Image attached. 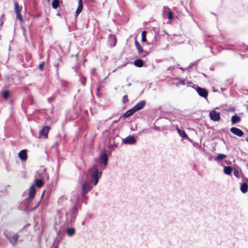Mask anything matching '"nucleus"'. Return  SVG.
<instances>
[{"label": "nucleus", "mask_w": 248, "mask_h": 248, "mask_svg": "<svg viewBox=\"0 0 248 248\" xmlns=\"http://www.w3.org/2000/svg\"><path fill=\"white\" fill-rule=\"evenodd\" d=\"M9 95V92L7 91H6L3 92V94H2V96H3L4 99H7Z\"/></svg>", "instance_id": "2f4dec72"}, {"label": "nucleus", "mask_w": 248, "mask_h": 248, "mask_svg": "<svg viewBox=\"0 0 248 248\" xmlns=\"http://www.w3.org/2000/svg\"><path fill=\"white\" fill-rule=\"evenodd\" d=\"M123 142L126 144H133L136 142V140L134 136H129L123 139Z\"/></svg>", "instance_id": "6e6552de"}, {"label": "nucleus", "mask_w": 248, "mask_h": 248, "mask_svg": "<svg viewBox=\"0 0 248 248\" xmlns=\"http://www.w3.org/2000/svg\"><path fill=\"white\" fill-rule=\"evenodd\" d=\"M226 157V155L224 154H218L215 158V160L217 161H220Z\"/></svg>", "instance_id": "b1692460"}, {"label": "nucleus", "mask_w": 248, "mask_h": 248, "mask_svg": "<svg viewBox=\"0 0 248 248\" xmlns=\"http://www.w3.org/2000/svg\"><path fill=\"white\" fill-rule=\"evenodd\" d=\"M59 6V0H53L52 2V7L53 8L56 9L58 8Z\"/></svg>", "instance_id": "c85d7f7f"}, {"label": "nucleus", "mask_w": 248, "mask_h": 248, "mask_svg": "<svg viewBox=\"0 0 248 248\" xmlns=\"http://www.w3.org/2000/svg\"><path fill=\"white\" fill-rule=\"evenodd\" d=\"M67 199L66 197L64 196H62L59 199L58 203V204L63 206L65 204V203L67 202Z\"/></svg>", "instance_id": "a211bd4d"}, {"label": "nucleus", "mask_w": 248, "mask_h": 248, "mask_svg": "<svg viewBox=\"0 0 248 248\" xmlns=\"http://www.w3.org/2000/svg\"><path fill=\"white\" fill-rule=\"evenodd\" d=\"M196 65H197L196 62H193V63L189 64V65L188 66L187 68L189 69V68H191L193 66H196Z\"/></svg>", "instance_id": "4c0bfd02"}, {"label": "nucleus", "mask_w": 248, "mask_h": 248, "mask_svg": "<svg viewBox=\"0 0 248 248\" xmlns=\"http://www.w3.org/2000/svg\"><path fill=\"white\" fill-rule=\"evenodd\" d=\"M136 111L133 108L126 111L125 113L124 114L123 117L124 118H128L135 113Z\"/></svg>", "instance_id": "f3484780"}, {"label": "nucleus", "mask_w": 248, "mask_h": 248, "mask_svg": "<svg viewBox=\"0 0 248 248\" xmlns=\"http://www.w3.org/2000/svg\"><path fill=\"white\" fill-rule=\"evenodd\" d=\"M248 188V185L246 183H244L241 185L240 187V190L242 193H245L247 192Z\"/></svg>", "instance_id": "4be33fe9"}, {"label": "nucleus", "mask_w": 248, "mask_h": 248, "mask_svg": "<svg viewBox=\"0 0 248 248\" xmlns=\"http://www.w3.org/2000/svg\"><path fill=\"white\" fill-rule=\"evenodd\" d=\"M40 172H41L40 170L37 171L36 174L35 175V177L38 178L39 177H40V178H37L35 181V185H34L35 186H37L38 187H41L43 185V182L42 180V178H43V177L41 176Z\"/></svg>", "instance_id": "0eeeda50"}, {"label": "nucleus", "mask_w": 248, "mask_h": 248, "mask_svg": "<svg viewBox=\"0 0 248 248\" xmlns=\"http://www.w3.org/2000/svg\"><path fill=\"white\" fill-rule=\"evenodd\" d=\"M93 188V186H91V183L89 181L84 182L82 185L81 186V194L80 195H78L76 199L78 197L80 198V200H81V198H82V202H84L85 204L87 203V196H86V194L90 191H91Z\"/></svg>", "instance_id": "7ed1b4c3"}, {"label": "nucleus", "mask_w": 248, "mask_h": 248, "mask_svg": "<svg viewBox=\"0 0 248 248\" xmlns=\"http://www.w3.org/2000/svg\"><path fill=\"white\" fill-rule=\"evenodd\" d=\"M146 31H143L141 33V40L142 41L144 42L147 41L146 38Z\"/></svg>", "instance_id": "c756f323"}, {"label": "nucleus", "mask_w": 248, "mask_h": 248, "mask_svg": "<svg viewBox=\"0 0 248 248\" xmlns=\"http://www.w3.org/2000/svg\"><path fill=\"white\" fill-rule=\"evenodd\" d=\"M230 131L233 134L240 137H242L244 134L243 132L238 128L232 127L230 129Z\"/></svg>", "instance_id": "9b49d317"}, {"label": "nucleus", "mask_w": 248, "mask_h": 248, "mask_svg": "<svg viewBox=\"0 0 248 248\" xmlns=\"http://www.w3.org/2000/svg\"><path fill=\"white\" fill-rule=\"evenodd\" d=\"M19 157L22 160L27 159V152L25 150H21L18 154Z\"/></svg>", "instance_id": "dca6fc26"}, {"label": "nucleus", "mask_w": 248, "mask_h": 248, "mask_svg": "<svg viewBox=\"0 0 248 248\" xmlns=\"http://www.w3.org/2000/svg\"><path fill=\"white\" fill-rule=\"evenodd\" d=\"M234 175L239 178L240 177V175L241 174V170L239 169H234V171H233Z\"/></svg>", "instance_id": "a878e982"}, {"label": "nucleus", "mask_w": 248, "mask_h": 248, "mask_svg": "<svg viewBox=\"0 0 248 248\" xmlns=\"http://www.w3.org/2000/svg\"><path fill=\"white\" fill-rule=\"evenodd\" d=\"M209 116L210 119L214 121H218L220 119V113L215 110H212L210 112Z\"/></svg>", "instance_id": "423d86ee"}, {"label": "nucleus", "mask_w": 248, "mask_h": 248, "mask_svg": "<svg viewBox=\"0 0 248 248\" xmlns=\"http://www.w3.org/2000/svg\"><path fill=\"white\" fill-rule=\"evenodd\" d=\"M177 131L181 137L185 138V139L188 138L184 130H181L179 128H177Z\"/></svg>", "instance_id": "5701e85b"}, {"label": "nucleus", "mask_w": 248, "mask_h": 248, "mask_svg": "<svg viewBox=\"0 0 248 248\" xmlns=\"http://www.w3.org/2000/svg\"><path fill=\"white\" fill-rule=\"evenodd\" d=\"M127 85L129 86H130L131 85V83L128 84Z\"/></svg>", "instance_id": "79ce46f5"}, {"label": "nucleus", "mask_w": 248, "mask_h": 248, "mask_svg": "<svg viewBox=\"0 0 248 248\" xmlns=\"http://www.w3.org/2000/svg\"><path fill=\"white\" fill-rule=\"evenodd\" d=\"M36 194V189L34 185H32L30 188L29 199H32Z\"/></svg>", "instance_id": "ddd939ff"}, {"label": "nucleus", "mask_w": 248, "mask_h": 248, "mask_svg": "<svg viewBox=\"0 0 248 248\" xmlns=\"http://www.w3.org/2000/svg\"><path fill=\"white\" fill-rule=\"evenodd\" d=\"M179 84H181V85H185L186 84L185 80H182V79H181V80L179 81Z\"/></svg>", "instance_id": "ea45409f"}, {"label": "nucleus", "mask_w": 248, "mask_h": 248, "mask_svg": "<svg viewBox=\"0 0 248 248\" xmlns=\"http://www.w3.org/2000/svg\"><path fill=\"white\" fill-rule=\"evenodd\" d=\"M54 228L57 232H59L61 231L60 227L59 228V226L56 224L54 226Z\"/></svg>", "instance_id": "c9c22d12"}, {"label": "nucleus", "mask_w": 248, "mask_h": 248, "mask_svg": "<svg viewBox=\"0 0 248 248\" xmlns=\"http://www.w3.org/2000/svg\"><path fill=\"white\" fill-rule=\"evenodd\" d=\"M146 101L145 100H141L137 103L133 108L136 112L141 110L145 106Z\"/></svg>", "instance_id": "1a4fd4ad"}, {"label": "nucleus", "mask_w": 248, "mask_h": 248, "mask_svg": "<svg viewBox=\"0 0 248 248\" xmlns=\"http://www.w3.org/2000/svg\"><path fill=\"white\" fill-rule=\"evenodd\" d=\"M135 45H136V48L138 49L139 53H141L143 52V50L142 47L140 46V45L139 44V43L137 41H135Z\"/></svg>", "instance_id": "bb28decb"}, {"label": "nucleus", "mask_w": 248, "mask_h": 248, "mask_svg": "<svg viewBox=\"0 0 248 248\" xmlns=\"http://www.w3.org/2000/svg\"><path fill=\"white\" fill-rule=\"evenodd\" d=\"M241 119L240 117L236 115L232 116L231 119V122L233 124L239 123Z\"/></svg>", "instance_id": "aec40b11"}, {"label": "nucleus", "mask_w": 248, "mask_h": 248, "mask_svg": "<svg viewBox=\"0 0 248 248\" xmlns=\"http://www.w3.org/2000/svg\"><path fill=\"white\" fill-rule=\"evenodd\" d=\"M15 13L20 12L21 8L19 7L17 2H14Z\"/></svg>", "instance_id": "cd10ccee"}, {"label": "nucleus", "mask_w": 248, "mask_h": 248, "mask_svg": "<svg viewBox=\"0 0 248 248\" xmlns=\"http://www.w3.org/2000/svg\"><path fill=\"white\" fill-rule=\"evenodd\" d=\"M128 97L126 95H125L123 97V102L124 104L126 102H128Z\"/></svg>", "instance_id": "473e14b6"}, {"label": "nucleus", "mask_w": 248, "mask_h": 248, "mask_svg": "<svg viewBox=\"0 0 248 248\" xmlns=\"http://www.w3.org/2000/svg\"><path fill=\"white\" fill-rule=\"evenodd\" d=\"M16 17L17 19H18L20 22H22L23 21V18L21 15L20 12L16 13Z\"/></svg>", "instance_id": "7c9ffc66"}, {"label": "nucleus", "mask_w": 248, "mask_h": 248, "mask_svg": "<svg viewBox=\"0 0 248 248\" xmlns=\"http://www.w3.org/2000/svg\"><path fill=\"white\" fill-rule=\"evenodd\" d=\"M4 234L12 246L15 247L17 245L18 238L17 233L14 232H5Z\"/></svg>", "instance_id": "20e7f679"}, {"label": "nucleus", "mask_w": 248, "mask_h": 248, "mask_svg": "<svg viewBox=\"0 0 248 248\" xmlns=\"http://www.w3.org/2000/svg\"><path fill=\"white\" fill-rule=\"evenodd\" d=\"M83 9V3L82 0H79L78 2V6L77 9L76 14L78 16L82 11Z\"/></svg>", "instance_id": "2eb2a0df"}, {"label": "nucleus", "mask_w": 248, "mask_h": 248, "mask_svg": "<svg viewBox=\"0 0 248 248\" xmlns=\"http://www.w3.org/2000/svg\"><path fill=\"white\" fill-rule=\"evenodd\" d=\"M21 29L23 31V35H24V36L26 37V36H25V33H26V29H25V28L24 27H23L22 26L21 27Z\"/></svg>", "instance_id": "58836bf2"}, {"label": "nucleus", "mask_w": 248, "mask_h": 248, "mask_svg": "<svg viewBox=\"0 0 248 248\" xmlns=\"http://www.w3.org/2000/svg\"><path fill=\"white\" fill-rule=\"evenodd\" d=\"M44 62H42L41 63H40L39 65V69L41 70H42L43 68V67L44 66Z\"/></svg>", "instance_id": "e433bc0d"}, {"label": "nucleus", "mask_w": 248, "mask_h": 248, "mask_svg": "<svg viewBox=\"0 0 248 248\" xmlns=\"http://www.w3.org/2000/svg\"><path fill=\"white\" fill-rule=\"evenodd\" d=\"M81 83L83 85V86L85 85L86 83V79L84 77H83L82 78L80 79Z\"/></svg>", "instance_id": "f704fd0d"}, {"label": "nucleus", "mask_w": 248, "mask_h": 248, "mask_svg": "<svg viewBox=\"0 0 248 248\" xmlns=\"http://www.w3.org/2000/svg\"><path fill=\"white\" fill-rule=\"evenodd\" d=\"M232 169L231 167L227 166L225 167L224 168V172L226 174L230 175L232 173Z\"/></svg>", "instance_id": "393cba45"}, {"label": "nucleus", "mask_w": 248, "mask_h": 248, "mask_svg": "<svg viewBox=\"0 0 248 248\" xmlns=\"http://www.w3.org/2000/svg\"><path fill=\"white\" fill-rule=\"evenodd\" d=\"M50 128L48 126H45L40 131L39 134L41 137L45 138L47 137V134L49 131Z\"/></svg>", "instance_id": "9d476101"}, {"label": "nucleus", "mask_w": 248, "mask_h": 248, "mask_svg": "<svg viewBox=\"0 0 248 248\" xmlns=\"http://www.w3.org/2000/svg\"><path fill=\"white\" fill-rule=\"evenodd\" d=\"M134 64L138 67H141L143 65V62L140 59H138L134 62Z\"/></svg>", "instance_id": "412c9836"}, {"label": "nucleus", "mask_w": 248, "mask_h": 248, "mask_svg": "<svg viewBox=\"0 0 248 248\" xmlns=\"http://www.w3.org/2000/svg\"><path fill=\"white\" fill-rule=\"evenodd\" d=\"M80 198L78 197L76 200V203L73 205L68 213L66 214V219L68 223L74 222L78 214V209L80 208Z\"/></svg>", "instance_id": "f257e3e1"}, {"label": "nucleus", "mask_w": 248, "mask_h": 248, "mask_svg": "<svg viewBox=\"0 0 248 248\" xmlns=\"http://www.w3.org/2000/svg\"><path fill=\"white\" fill-rule=\"evenodd\" d=\"M198 94L203 98H207L208 94V91L204 88L200 87L194 88Z\"/></svg>", "instance_id": "39448f33"}, {"label": "nucleus", "mask_w": 248, "mask_h": 248, "mask_svg": "<svg viewBox=\"0 0 248 248\" xmlns=\"http://www.w3.org/2000/svg\"><path fill=\"white\" fill-rule=\"evenodd\" d=\"M66 232L69 236H72L75 233V229L74 228H68L66 230Z\"/></svg>", "instance_id": "6ab92c4d"}, {"label": "nucleus", "mask_w": 248, "mask_h": 248, "mask_svg": "<svg viewBox=\"0 0 248 248\" xmlns=\"http://www.w3.org/2000/svg\"><path fill=\"white\" fill-rule=\"evenodd\" d=\"M102 174V171L99 170L96 165H93L87 171L88 175L90 177L94 186L97 184Z\"/></svg>", "instance_id": "f03ea898"}, {"label": "nucleus", "mask_w": 248, "mask_h": 248, "mask_svg": "<svg viewBox=\"0 0 248 248\" xmlns=\"http://www.w3.org/2000/svg\"><path fill=\"white\" fill-rule=\"evenodd\" d=\"M108 156L107 154L104 153L100 155V161L105 166L108 164Z\"/></svg>", "instance_id": "4468645a"}, {"label": "nucleus", "mask_w": 248, "mask_h": 248, "mask_svg": "<svg viewBox=\"0 0 248 248\" xmlns=\"http://www.w3.org/2000/svg\"><path fill=\"white\" fill-rule=\"evenodd\" d=\"M108 45L110 47H113L115 46L116 43V38L114 35H109L108 41Z\"/></svg>", "instance_id": "f8f14e48"}, {"label": "nucleus", "mask_w": 248, "mask_h": 248, "mask_svg": "<svg viewBox=\"0 0 248 248\" xmlns=\"http://www.w3.org/2000/svg\"><path fill=\"white\" fill-rule=\"evenodd\" d=\"M58 248V246L56 245H55V246H54V248Z\"/></svg>", "instance_id": "a19ab883"}, {"label": "nucleus", "mask_w": 248, "mask_h": 248, "mask_svg": "<svg viewBox=\"0 0 248 248\" xmlns=\"http://www.w3.org/2000/svg\"><path fill=\"white\" fill-rule=\"evenodd\" d=\"M173 18V13L171 12H169L168 14V19L171 20Z\"/></svg>", "instance_id": "72a5a7b5"}]
</instances>
